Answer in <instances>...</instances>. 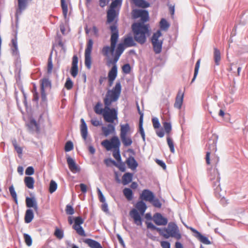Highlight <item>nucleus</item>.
<instances>
[{
  "label": "nucleus",
  "instance_id": "nucleus-25",
  "mask_svg": "<svg viewBox=\"0 0 248 248\" xmlns=\"http://www.w3.org/2000/svg\"><path fill=\"white\" fill-rule=\"evenodd\" d=\"M11 42V50L12 51V54L13 55H18L19 54V52L18 50L17 39L16 37H15V38L12 39Z\"/></svg>",
  "mask_w": 248,
  "mask_h": 248
},
{
  "label": "nucleus",
  "instance_id": "nucleus-30",
  "mask_svg": "<svg viewBox=\"0 0 248 248\" xmlns=\"http://www.w3.org/2000/svg\"><path fill=\"white\" fill-rule=\"evenodd\" d=\"M12 144L14 147L15 151L18 154V157H21L23 153V148L20 147L17 143L16 139L12 140Z\"/></svg>",
  "mask_w": 248,
  "mask_h": 248
},
{
  "label": "nucleus",
  "instance_id": "nucleus-16",
  "mask_svg": "<svg viewBox=\"0 0 248 248\" xmlns=\"http://www.w3.org/2000/svg\"><path fill=\"white\" fill-rule=\"evenodd\" d=\"M101 130L103 135L105 137H107L109 135L115 133V124H113L112 123L108 124L106 126H102Z\"/></svg>",
  "mask_w": 248,
  "mask_h": 248
},
{
  "label": "nucleus",
  "instance_id": "nucleus-63",
  "mask_svg": "<svg viewBox=\"0 0 248 248\" xmlns=\"http://www.w3.org/2000/svg\"><path fill=\"white\" fill-rule=\"evenodd\" d=\"M155 162L158 165H159L160 167H161L164 170H165L166 169V164L162 161L157 159L155 160Z\"/></svg>",
  "mask_w": 248,
  "mask_h": 248
},
{
  "label": "nucleus",
  "instance_id": "nucleus-57",
  "mask_svg": "<svg viewBox=\"0 0 248 248\" xmlns=\"http://www.w3.org/2000/svg\"><path fill=\"white\" fill-rule=\"evenodd\" d=\"M146 223L147 228L152 230H157L159 233L160 232L161 229L156 228L152 222H146Z\"/></svg>",
  "mask_w": 248,
  "mask_h": 248
},
{
  "label": "nucleus",
  "instance_id": "nucleus-42",
  "mask_svg": "<svg viewBox=\"0 0 248 248\" xmlns=\"http://www.w3.org/2000/svg\"><path fill=\"white\" fill-rule=\"evenodd\" d=\"M120 56L121 55L116 53L113 59L110 60L108 62L107 65L109 66L110 64H112L113 65H117L116 63L118 61Z\"/></svg>",
  "mask_w": 248,
  "mask_h": 248
},
{
  "label": "nucleus",
  "instance_id": "nucleus-5",
  "mask_svg": "<svg viewBox=\"0 0 248 248\" xmlns=\"http://www.w3.org/2000/svg\"><path fill=\"white\" fill-rule=\"evenodd\" d=\"M136 209H132L129 215L134 219V223L137 225H141L142 224L141 215H143L147 208L145 203L142 201L137 202L135 205Z\"/></svg>",
  "mask_w": 248,
  "mask_h": 248
},
{
  "label": "nucleus",
  "instance_id": "nucleus-10",
  "mask_svg": "<svg viewBox=\"0 0 248 248\" xmlns=\"http://www.w3.org/2000/svg\"><path fill=\"white\" fill-rule=\"evenodd\" d=\"M41 88V99L43 101L46 100V94L45 89L47 88H51V83L48 78H44L40 80Z\"/></svg>",
  "mask_w": 248,
  "mask_h": 248
},
{
  "label": "nucleus",
  "instance_id": "nucleus-56",
  "mask_svg": "<svg viewBox=\"0 0 248 248\" xmlns=\"http://www.w3.org/2000/svg\"><path fill=\"white\" fill-rule=\"evenodd\" d=\"M155 207L161 208L162 204L157 199H153V201L150 202Z\"/></svg>",
  "mask_w": 248,
  "mask_h": 248
},
{
  "label": "nucleus",
  "instance_id": "nucleus-34",
  "mask_svg": "<svg viewBox=\"0 0 248 248\" xmlns=\"http://www.w3.org/2000/svg\"><path fill=\"white\" fill-rule=\"evenodd\" d=\"M213 173H214V176H212L211 174L210 179L212 181L216 180V181L214 183H215V185H216L217 184L219 183L220 181V178L219 174L217 169H214L213 171Z\"/></svg>",
  "mask_w": 248,
  "mask_h": 248
},
{
  "label": "nucleus",
  "instance_id": "nucleus-33",
  "mask_svg": "<svg viewBox=\"0 0 248 248\" xmlns=\"http://www.w3.org/2000/svg\"><path fill=\"white\" fill-rule=\"evenodd\" d=\"M133 2L138 7L146 8L149 6V4L144 0H133Z\"/></svg>",
  "mask_w": 248,
  "mask_h": 248
},
{
  "label": "nucleus",
  "instance_id": "nucleus-18",
  "mask_svg": "<svg viewBox=\"0 0 248 248\" xmlns=\"http://www.w3.org/2000/svg\"><path fill=\"white\" fill-rule=\"evenodd\" d=\"M26 204L27 207L33 208L35 211H38L37 202L34 198L27 197Z\"/></svg>",
  "mask_w": 248,
  "mask_h": 248
},
{
  "label": "nucleus",
  "instance_id": "nucleus-6",
  "mask_svg": "<svg viewBox=\"0 0 248 248\" xmlns=\"http://www.w3.org/2000/svg\"><path fill=\"white\" fill-rule=\"evenodd\" d=\"M133 129L128 123L120 125V136L121 141L125 147L130 146L133 143L131 134Z\"/></svg>",
  "mask_w": 248,
  "mask_h": 248
},
{
  "label": "nucleus",
  "instance_id": "nucleus-61",
  "mask_svg": "<svg viewBox=\"0 0 248 248\" xmlns=\"http://www.w3.org/2000/svg\"><path fill=\"white\" fill-rule=\"evenodd\" d=\"M109 1V0H99V6L102 8L106 6Z\"/></svg>",
  "mask_w": 248,
  "mask_h": 248
},
{
  "label": "nucleus",
  "instance_id": "nucleus-31",
  "mask_svg": "<svg viewBox=\"0 0 248 248\" xmlns=\"http://www.w3.org/2000/svg\"><path fill=\"white\" fill-rule=\"evenodd\" d=\"M214 59L217 65H219L221 60V55L220 51L217 48L214 49Z\"/></svg>",
  "mask_w": 248,
  "mask_h": 248
},
{
  "label": "nucleus",
  "instance_id": "nucleus-64",
  "mask_svg": "<svg viewBox=\"0 0 248 248\" xmlns=\"http://www.w3.org/2000/svg\"><path fill=\"white\" fill-rule=\"evenodd\" d=\"M30 124L31 126H34L35 127L37 131L38 132L39 131V125L35 120H31L30 122Z\"/></svg>",
  "mask_w": 248,
  "mask_h": 248
},
{
  "label": "nucleus",
  "instance_id": "nucleus-55",
  "mask_svg": "<svg viewBox=\"0 0 248 248\" xmlns=\"http://www.w3.org/2000/svg\"><path fill=\"white\" fill-rule=\"evenodd\" d=\"M152 121L153 127L155 129L158 128L160 127V124L158 118L154 117L152 118Z\"/></svg>",
  "mask_w": 248,
  "mask_h": 248
},
{
  "label": "nucleus",
  "instance_id": "nucleus-43",
  "mask_svg": "<svg viewBox=\"0 0 248 248\" xmlns=\"http://www.w3.org/2000/svg\"><path fill=\"white\" fill-rule=\"evenodd\" d=\"M167 141L168 144L170 147V152L172 153H174L175 150L173 140H172V139H171L170 136H168L167 138Z\"/></svg>",
  "mask_w": 248,
  "mask_h": 248
},
{
  "label": "nucleus",
  "instance_id": "nucleus-37",
  "mask_svg": "<svg viewBox=\"0 0 248 248\" xmlns=\"http://www.w3.org/2000/svg\"><path fill=\"white\" fill-rule=\"evenodd\" d=\"M18 8L20 12L26 8L27 3V0H17Z\"/></svg>",
  "mask_w": 248,
  "mask_h": 248
},
{
  "label": "nucleus",
  "instance_id": "nucleus-20",
  "mask_svg": "<svg viewBox=\"0 0 248 248\" xmlns=\"http://www.w3.org/2000/svg\"><path fill=\"white\" fill-rule=\"evenodd\" d=\"M139 113L140 114L139 122V132L140 134L143 141L145 140V135L142 126L143 114L140 111L139 106H138Z\"/></svg>",
  "mask_w": 248,
  "mask_h": 248
},
{
  "label": "nucleus",
  "instance_id": "nucleus-12",
  "mask_svg": "<svg viewBox=\"0 0 248 248\" xmlns=\"http://www.w3.org/2000/svg\"><path fill=\"white\" fill-rule=\"evenodd\" d=\"M117 65H113L111 69L109 71L108 75V86L109 87L112 86L113 85L114 81L117 76Z\"/></svg>",
  "mask_w": 248,
  "mask_h": 248
},
{
  "label": "nucleus",
  "instance_id": "nucleus-46",
  "mask_svg": "<svg viewBox=\"0 0 248 248\" xmlns=\"http://www.w3.org/2000/svg\"><path fill=\"white\" fill-rule=\"evenodd\" d=\"M73 86V82L71 80V79L70 78H67L66 79V82L64 84L65 88L69 90H71Z\"/></svg>",
  "mask_w": 248,
  "mask_h": 248
},
{
  "label": "nucleus",
  "instance_id": "nucleus-53",
  "mask_svg": "<svg viewBox=\"0 0 248 248\" xmlns=\"http://www.w3.org/2000/svg\"><path fill=\"white\" fill-rule=\"evenodd\" d=\"M73 143L70 141H67L65 145V147H64L65 151L66 152H69V151H71L72 150H73Z\"/></svg>",
  "mask_w": 248,
  "mask_h": 248
},
{
  "label": "nucleus",
  "instance_id": "nucleus-7",
  "mask_svg": "<svg viewBox=\"0 0 248 248\" xmlns=\"http://www.w3.org/2000/svg\"><path fill=\"white\" fill-rule=\"evenodd\" d=\"M101 144L107 151L118 149L121 146L120 140L116 136H113L110 140H104Z\"/></svg>",
  "mask_w": 248,
  "mask_h": 248
},
{
  "label": "nucleus",
  "instance_id": "nucleus-19",
  "mask_svg": "<svg viewBox=\"0 0 248 248\" xmlns=\"http://www.w3.org/2000/svg\"><path fill=\"white\" fill-rule=\"evenodd\" d=\"M67 162L69 169L72 172L75 173L79 171V169L72 158L70 156L67 157Z\"/></svg>",
  "mask_w": 248,
  "mask_h": 248
},
{
  "label": "nucleus",
  "instance_id": "nucleus-23",
  "mask_svg": "<svg viewBox=\"0 0 248 248\" xmlns=\"http://www.w3.org/2000/svg\"><path fill=\"white\" fill-rule=\"evenodd\" d=\"M84 242L91 248H103L101 244L95 240L88 238L86 239Z\"/></svg>",
  "mask_w": 248,
  "mask_h": 248
},
{
  "label": "nucleus",
  "instance_id": "nucleus-36",
  "mask_svg": "<svg viewBox=\"0 0 248 248\" xmlns=\"http://www.w3.org/2000/svg\"><path fill=\"white\" fill-rule=\"evenodd\" d=\"M61 3L63 16L66 18L68 13L67 4L66 3L65 0H61Z\"/></svg>",
  "mask_w": 248,
  "mask_h": 248
},
{
  "label": "nucleus",
  "instance_id": "nucleus-49",
  "mask_svg": "<svg viewBox=\"0 0 248 248\" xmlns=\"http://www.w3.org/2000/svg\"><path fill=\"white\" fill-rule=\"evenodd\" d=\"M78 66H72L70 70L71 76L73 78H76L78 74Z\"/></svg>",
  "mask_w": 248,
  "mask_h": 248
},
{
  "label": "nucleus",
  "instance_id": "nucleus-26",
  "mask_svg": "<svg viewBox=\"0 0 248 248\" xmlns=\"http://www.w3.org/2000/svg\"><path fill=\"white\" fill-rule=\"evenodd\" d=\"M133 174L129 172L124 174L122 177V183L124 185H126L132 180Z\"/></svg>",
  "mask_w": 248,
  "mask_h": 248
},
{
  "label": "nucleus",
  "instance_id": "nucleus-3",
  "mask_svg": "<svg viewBox=\"0 0 248 248\" xmlns=\"http://www.w3.org/2000/svg\"><path fill=\"white\" fill-rule=\"evenodd\" d=\"M110 29L111 32L110 46H105L101 51L102 54L106 57H108L109 54L113 53L119 37L118 30L116 25L111 26Z\"/></svg>",
  "mask_w": 248,
  "mask_h": 248
},
{
  "label": "nucleus",
  "instance_id": "nucleus-14",
  "mask_svg": "<svg viewBox=\"0 0 248 248\" xmlns=\"http://www.w3.org/2000/svg\"><path fill=\"white\" fill-rule=\"evenodd\" d=\"M154 222L159 226L166 225L168 223V219L167 218L163 217L160 213H155L153 216V218Z\"/></svg>",
  "mask_w": 248,
  "mask_h": 248
},
{
  "label": "nucleus",
  "instance_id": "nucleus-1",
  "mask_svg": "<svg viewBox=\"0 0 248 248\" xmlns=\"http://www.w3.org/2000/svg\"><path fill=\"white\" fill-rule=\"evenodd\" d=\"M122 87L120 81L116 82L115 86L107 91L104 98V108H102V104L98 102L94 107V111L97 114L102 115L105 122L113 123L118 119V113L114 108H110V107L114 102L118 100L121 93Z\"/></svg>",
  "mask_w": 248,
  "mask_h": 248
},
{
  "label": "nucleus",
  "instance_id": "nucleus-59",
  "mask_svg": "<svg viewBox=\"0 0 248 248\" xmlns=\"http://www.w3.org/2000/svg\"><path fill=\"white\" fill-rule=\"evenodd\" d=\"M34 170L32 167H28L26 170H25V174L27 175H31L34 174Z\"/></svg>",
  "mask_w": 248,
  "mask_h": 248
},
{
  "label": "nucleus",
  "instance_id": "nucleus-4",
  "mask_svg": "<svg viewBox=\"0 0 248 248\" xmlns=\"http://www.w3.org/2000/svg\"><path fill=\"white\" fill-rule=\"evenodd\" d=\"M160 234L166 239L172 237L178 240L182 237L178 227L173 222H170L167 228L161 229Z\"/></svg>",
  "mask_w": 248,
  "mask_h": 248
},
{
  "label": "nucleus",
  "instance_id": "nucleus-35",
  "mask_svg": "<svg viewBox=\"0 0 248 248\" xmlns=\"http://www.w3.org/2000/svg\"><path fill=\"white\" fill-rule=\"evenodd\" d=\"M169 27L170 24L164 18H162L160 21V29L163 31H166L169 29Z\"/></svg>",
  "mask_w": 248,
  "mask_h": 248
},
{
  "label": "nucleus",
  "instance_id": "nucleus-48",
  "mask_svg": "<svg viewBox=\"0 0 248 248\" xmlns=\"http://www.w3.org/2000/svg\"><path fill=\"white\" fill-rule=\"evenodd\" d=\"M163 126L166 132L169 134L171 130V125L170 123L165 122L163 123Z\"/></svg>",
  "mask_w": 248,
  "mask_h": 248
},
{
  "label": "nucleus",
  "instance_id": "nucleus-9",
  "mask_svg": "<svg viewBox=\"0 0 248 248\" xmlns=\"http://www.w3.org/2000/svg\"><path fill=\"white\" fill-rule=\"evenodd\" d=\"M93 42L92 39L88 40L85 50V65L86 67L90 70L91 68L92 60L91 57L92 51L93 49Z\"/></svg>",
  "mask_w": 248,
  "mask_h": 248
},
{
  "label": "nucleus",
  "instance_id": "nucleus-15",
  "mask_svg": "<svg viewBox=\"0 0 248 248\" xmlns=\"http://www.w3.org/2000/svg\"><path fill=\"white\" fill-rule=\"evenodd\" d=\"M81 124L80 125V134L82 139H83L84 142L87 143L88 142L87 137H88V127L87 125L84 121V120L82 118L80 120Z\"/></svg>",
  "mask_w": 248,
  "mask_h": 248
},
{
  "label": "nucleus",
  "instance_id": "nucleus-52",
  "mask_svg": "<svg viewBox=\"0 0 248 248\" xmlns=\"http://www.w3.org/2000/svg\"><path fill=\"white\" fill-rule=\"evenodd\" d=\"M122 3V0H112L110 4V8L114 9L117 6L120 5Z\"/></svg>",
  "mask_w": 248,
  "mask_h": 248
},
{
  "label": "nucleus",
  "instance_id": "nucleus-28",
  "mask_svg": "<svg viewBox=\"0 0 248 248\" xmlns=\"http://www.w3.org/2000/svg\"><path fill=\"white\" fill-rule=\"evenodd\" d=\"M116 16V12L114 9L110 8L107 12V22L111 23L113 21Z\"/></svg>",
  "mask_w": 248,
  "mask_h": 248
},
{
  "label": "nucleus",
  "instance_id": "nucleus-58",
  "mask_svg": "<svg viewBox=\"0 0 248 248\" xmlns=\"http://www.w3.org/2000/svg\"><path fill=\"white\" fill-rule=\"evenodd\" d=\"M97 191L98 193V198L100 202L102 203L105 202L106 200L104 196L103 195L101 191L99 188H97Z\"/></svg>",
  "mask_w": 248,
  "mask_h": 248
},
{
  "label": "nucleus",
  "instance_id": "nucleus-60",
  "mask_svg": "<svg viewBox=\"0 0 248 248\" xmlns=\"http://www.w3.org/2000/svg\"><path fill=\"white\" fill-rule=\"evenodd\" d=\"M78 58L77 55H74L72 58V66H78Z\"/></svg>",
  "mask_w": 248,
  "mask_h": 248
},
{
  "label": "nucleus",
  "instance_id": "nucleus-22",
  "mask_svg": "<svg viewBox=\"0 0 248 248\" xmlns=\"http://www.w3.org/2000/svg\"><path fill=\"white\" fill-rule=\"evenodd\" d=\"M126 163L128 168L133 170H135L138 166L137 162L133 156H130L127 158Z\"/></svg>",
  "mask_w": 248,
  "mask_h": 248
},
{
  "label": "nucleus",
  "instance_id": "nucleus-21",
  "mask_svg": "<svg viewBox=\"0 0 248 248\" xmlns=\"http://www.w3.org/2000/svg\"><path fill=\"white\" fill-rule=\"evenodd\" d=\"M183 93L181 91H179L175 99V102L174 105L175 108L178 109L181 108L183 101Z\"/></svg>",
  "mask_w": 248,
  "mask_h": 248
},
{
  "label": "nucleus",
  "instance_id": "nucleus-47",
  "mask_svg": "<svg viewBox=\"0 0 248 248\" xmlns=\"http://www.w3.org/2000/svg\"><path fill=\"white\" fill-rule=\"evenodd\" d=\"M53 69V63H52V61L51 57H49L48 59V62H47V73L48 74H50L52 72Z\"/></svg>",
  "mask_w": 248,
  "mask_h": 248
},
{
  "label": "nucleus",
  "instance_id": "nucleus-45",
  "mask_svg": "<svg viewBox=\"0 0 248 248\" xmlns=\"http://www.w3.org/2000/svg\"><path fill=\"white\" fill-rule=\"evenodd\" d=\"M23 235L26 244L28 246H31L32 244V241L30 235L26 233H24Z\"/></svg>",
  "mask_w": 248,
  "mask_h": 248
},
{
  "label": "nucleus",
  "instance_id": "nucleus-41",
  "mask_svg": "<svg viewBox=\"0 0 248 248\" xmlns=\"http://www.w3.org/2000/svg\"><path fill=\"white\" fill-rule=\"evenodd\" d=\"M57 188V183L53 180H51L49 185V191L50 193H52L56 191Z\"/></svg>",
  "mask_w": 248,
  "mask_h": 248
},
{
  "label": "nucleus",
  "instance_id": "nucleus-40",
  "mask_svg": "<svg viewBox=\"0 0 248 248\" xmlns=\"http://www.w3.org/2000/svg\"><path fill=\"white\" fill-rule=\"evenodd\" d=\"M112 151L113 156L118 162H120L121 160L120 148L118 149L113 150Z\"/></svg>",
  "mask_w": 248,
  "mask_h": 248
},
{
  "label": "nucleus",
  "instance_id": "nucleus-32",
  "mask_svg": "<svg viewBox=\"0 0 248 248\" xmlns=\"http://www.w3.org/2000/svg\"><path fill=\"white\" fill-rule=\"evenodd\" d=\"M124 44L126 47L133 46L136 45V43L131 36L125 37L124 41Z\"/></svg>",
  "mask_w": 248,
  "mask_h": 248
},
{
  "label": "nucleus",
  "instance_id": "nucleus-8",
  "mask_svg": "<svg viewBox=\"0 0 248 248\" xmlns=\"http://www.w3.org/2000/svg\"><path fill=\"white\" fill-rule=\"evenodd\" d=\"M161 36L162 33L161 31L158 30L156 32L154 33L151 38L154 51L155 54H159L162 51L163 40L158 39Z\"/></svg>",
  "mask_w": 248,
  "mask_h": 248
},
{
  "label": "nucleus",
  "instance_id": "nucleus-39",
  "mask_svg": "<svg viewBox=\"0 0 248 248\" xmlns=\"http://www.w3.org/2000/svg\"><path fill=\"white\" fill-rule=\"evenodd\" d=\"M200 61H201L200 60H198L196 63L195 69H194V76H193V78L191 81L192 82H193L195 80V79H196V77L198 75L199 69L200 68Z\"/></svg>",
  "mask_w": 248,
  "mask_h": 248
},
{
  "label": "nucleus",
  "instance_id": "nucleus-29",
  "mask_svg": "<svg viewBox=\"0 0 248 248\" xmlns=\"http://www.w3.org/2000/svg\"><path fill=\"white\" fill-rule=\"evenodd\" d=\"M123 192L124 195L128 201H130L133 199V193L130 188L125 187L123 189Z\"/></svg>",
  "mask_w": 248,
  "mask_h": 248
},
{
  "label": "nucleus",
  "instance_id": "nucleus-62",
  "mask_svg": "<svg viewBox=\"0 0 248 248\" xmlns=\"http://www.w3.org/2000/svg\"><path fill=\"white\" fill-rule=\"evenodd\" d=\"M160 244L162 248H170V244L168 241H162Z\"/></svg>",
  "mask_w": 248,
  "mask_h": 248
},
{
  "label": "nucleus",
  "instance_id": "nucleus-24",
  "mask_svg": "<svg viewBox=\"0 0 248 248\" xmlns=\"http://www.w3.org/2000/svg\"><path fill=\"white\" fill-rule=\"evenodd\" d=\"M24 183L25 186L29 189H32L34 188V179L31 176H26L24 178Z\"/></svg>",
  "mask_w": 248,
  "mask_h": 248
},
{
  "label": "nucleus",
  "instance_id": "nucleus-11",
  "mask_svg": "<svg viewBox=\"0 0 248 248\" xmlns=\"http://www.w3.org/2000/svg\"><path fill=\"white\" fill-rule=\"evenodd\" d=\"M84 223V220L81 217H77L74 218V224L73 228L76 230L77 233L81 236H86V233L81 225Z\"/></svg>",
  "mask_w": 248,
  "mask_h": 248
},
{
  "label": "nucleus",
  "instance_id": "nucleus-38",
  "mask_svg": "<svg viewBox=\"0 0 248 248\" xmlns=\"http://www.w3.org/2000/svg\"><path fill=\"white\" fill-rule=\"evenodd\" d=\"M54 234L59 239H62L63 237V231L58 228H56Z\"/></svg>",
  "mask_w": 248,
  "mask_h": 248
},
{
  "label": "nucleus",
  "instance_id": "nucleus-27",
  "mask_svg": "<svg viewBox=\"0 0 248 248\" xmlns=\"http://www.w3.org/2000/svg\"><path fill=\"white\" fill-rule=\"evenodd\" d=\"M33 217L34 215L32 210L31 209H27L25 215V222L26 223H30L33 219Z\"/></svg>",
  "mask_w": 248,
  "mask_h": 248
},
{
  "label": "nucleus",
  "instance_id": "nucleus-2",
  "mask_svg": "<svg viewBox=\"0 0 248 248\" xmlns=\"http://www.w3.org/2000/svg\"><path fill=\"white\" fill-rule=\"evenodd\" d=\"M134 18H140L142 22L135 23L132 25V31L134 33L135 40L141 44L146 41V34L149 32L148 25H145L144 23L149 20V14L145 10L135 9L132 12Z\"/></svg>",
  "mask_w": 248,
  "mask_h": 248
},
{
  "label": "nucleus",
  "instance_id": "nucleus-54",
  "mask_svg": "<svg viewBox=\"0 0 248 248\" xmlns=\"http://www.w3.org/2000/svg\"><path fill=\"white\" fill-rule=\"evenodd\" d=\"M65 212L67 215H72L74 214V209L70 205H67L65 208Z\"/></svg>",
  "mask_w": 248,
  "mask_h": 248
},
{
  "label": "nucleus",
  "instance_id": "nucleus-13",
  "mask_svg": "<svg viewBox=\"0 0 248 248\" xmlns=\"http://www.w3.org/2000/svg\"><path fill=\"white\" fill-rule=\"evenodd\" d=\"M188 229L193 233H194V236L197 238L202 243L209 245L211 244L210 241L208 240V238L204 235H202L200 232L192 227H189Z\"/></svg>",
  "mask_w": 248,
  "mask_h": 248
},
{
  "label": "nucleus",
  "instance_id": "nucleus-17",
  "mask_svg": "<svg viewBox=\"0 0 248 248\" xmlns=\"http://www.w3.org/2000/svg\"><path fill=\"white\" fill-rule=\"evenodd\" d=\"M154 198L155 196L153 193L148 189H144L140 196L141 199L149 202L153 201V199Z\"/></svg>",
  "mask_w": 248,
  "mask_h": 248
},
{
  "label": "nucleus",
  "instance_id": "nucleus-44",
  "mask_svg": "<svg viewBox=\"0 0 248 248\" xmlns=\"http://www.w3.org/2000/svg\"><path fill=\"white\" fill-rule=\"evenodd\" d=\"M9 192L12 198L14 199L15 202H16L17 201V195L16 191L15 190L14 186L12 185L9 188Z\"/></svg>",
  "mask_w": 248,
  "mask_h": 248
},
{
  "label": "nucleus",
  "instance_id": "nucleus-50",
  "mask_svg": "<svg viewBox=\"0 0 248 248\" xmlns=\"http://www.w3.org/2000/svg\"><path fill=\"white\" fill-rule=\"evenodd\" d=\"M123 72L124 74H129L131 71V67L128 63L125 64L122 66Z\"/></svg>",
  "mask_w": 248,
  "mask_h": 248
},
{
  "label": "nucleus",
  "instance_id": "nucleus-51",
  "mask_svg": "<svg viewBox=\"0 0 248 248\" xmlns=\"http://www.w3.org/2000/svg\"><path fill=\"white\" fill-rule=\"evenodd\" d=\"M124 49V44H119L117 47L116 53L121 55Z\"/></svg>",
  "mask_w": 248,
  "mask_h": 248
}]
</instances>
